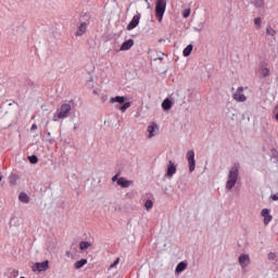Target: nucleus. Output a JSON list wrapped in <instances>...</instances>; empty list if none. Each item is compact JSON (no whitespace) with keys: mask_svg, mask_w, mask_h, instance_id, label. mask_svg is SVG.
I'll return each mask as SVG.
<instances>
[{"mask_svg":"<svg viewBox=\"0 0 278 278\" xmlns=\"http://www.w3.org/2000/svg\"><path fill=\"white\" fill-rule=\"evenodd\" d=\"M270 199H273V201H278V193L273 194Z\"/></svg>","mask_w":278,"mask_h":278,"instance_id":"34","label":"nucleus"},{"mask_svg":"<svg viewBox=\"0 0 278 278\" xmlns=\"http://www.w3.org/2000/svg\"><path fill=\"white\" fill-rule=\"evenodd\" d=\"M184 18H188L190 16V9H186L182 13Z\"/></svg>","mask_w":278,"mask_h":278,"instance_id":"32","label":"nucleus"},{"mask_svg":"<svg viewBox=\"0 0 278 278\" xmlns=\"http://www.w3.org/2000/svg\"><path fill=\"white\" fill-rule=\"evenodd\" d=\"M16 181H18V175L12 174L10 176V184H11V186H16Z\"/></svg>","mask_w":278,"mask_h":278,"instance_id":"25","label":"nucleus"},{"mask_svg":"<svg viewBox=\"0 0 278 278\" xmlns=\"http://www.w3.org/2000/svg\"><path fill=\"white\" fill-rule=\"evenodd\" d=\"M261 215L263 216L264 220V225H269L270 220H273V215H270V211L268 208H263L261 212Z\"/></svg>","mask_w":278,"mask_h":278,"instance_id":"10","label":"nucleus"},{"mask_svg":"<svg viewBox=\"0 0 278 278\" xmlns=\"http://www.w3.org/2000/svg\"><path fill=\"white\" fill-rule=\"evenodd\" d=\"M21 203H29V195L25 192H21L18 195Z\"/></svg>","mask_w":278,"mask_h":278,"instance_id":"21","label":"nucleus"},{"mask_svg":"<svg viewBox=\"0 0 278 278\" xmlns=\"http://www.w3.org/2000/svg\"><path fill=\"white\" fill-rule=\"evenodd\" d=\"M140 16H141L140 13H138L137 15H134L131 21L127 25L128 31H131V29H136V27H138L139 23H140Z\"/></svg>","mask_w":278,"mask_h":278,"instance_id":"8","label":"nucleus"},{"mask_svg":"<svg viewBox=\"0 0 278 278\" xmlns=\"http://www.w3.org/2000/svg\"><path fill=\"white\" fill-rule=\"evenodd\" d=\"M238 177H240V163H235L228 172L226 190H233V187L238 184Z\"/></svg>","mask_w":278,"mask_h":278,"instance_id":"1","label":"nucleus"},{"mask_svg":"<svg viewBox=\"0 0 278 278\" xmlns=\"http://www.w3.org/2000/svg\"><path fill=\"white\" fill-rule=\"evenodd\" d=\"M110 103H119L123 104L125 103V97L123 96H116L115 98L110 99Z\"/></svg>","mask_w":278,"mask_h":278,"instance_id":"18","label":"nucleus"},{"mask_svg":"<svg viewBox=\"0 0 278 278\" xmlns=\"http://www.w3.org/2000/svg\"><path fill=\"white\" fill-rule=\"evenodd\" d=\"M164 12H166V0H156L155 16L159 23H162V18H164Z\"/></svg>","mask_w":278,"mask_h":278,"instance_id":"3","label":"nucleus"},{"mask_svg":"<svg viewBox=\"0 0 278 278\" xmlns=\"http://www.w3.org/2000/svg\"><path fill=\"white\" fill-rule=\"evenodd\" d=\"M266 33L268 36H275V34H277V31L271 26L266 28Z\"/></svg>","mask_w":278,"mask_h":278,"instance_id":"27","label":"nucleus"},{"mask_svg":"<svg viewBox=\"0 0 278 278\" xmlns=\"http://www.w3.org/2000/svg\"><path fill=\"white\" fill-rule=\"evenodd\" d=\"M251 3L254 8H264V0H252Z\"/></svg>","mask_w":278,"mask_h":278,"instance_id":"23","label":"nucleus"},{"mask_svg":"<svg viewBox=\"0 0 278 278\" xmlns=\"http://www.w3.org/2000/svg\"><path fill=\"white\" fill-rule=\"evenodd\" d=\"M276 121H278V113L275 115Z\"/></svg>","mask_w":278,"mask_h":278,"instance_id":"40","label":"nucleus"},{"mask_svg":"<svg viewBox=\"0 0 278 278\" xmlns=\"http://www.w3.org/2000/svg\"><path fill=\"white\" fill-rule=\"evenodd\" d=\"M119 262H121V258L117 257V258L114 261V263H112V264L110 265V268H116V266H118Z\"/></svg>","mask_w":278,"mask_h":278,"instance_id":"30","label":"nucleus"},{"mask_svg":"<svg viewBox=\"0 0 278 278\" xmlns=\"http://www.w3.org/2000/svg\"><path fill=\"white\" fill-rule=\"evenodd\" d=\"M48 136H51V132H48Z\"/></svg>","mask_w":278,"mask_h":278,"instance_id":"43","label":"nucleus"},{"mask_svg":"<svg viewBox=\"0 0 278 278\" xmlns=\"http://www.w3.org/2000/svg\"><path fill=\"white\" fill-rule=\"evenodd\" d=\"M118 174H116L115 176H113L112 181H118Z\"/></svg>","mask_w":278,"mask_h":278,"instance_id":"37","label":"nucleus"},{"mask_svg":"<svg viewBox=\"0 0 278 278\" xmlns=\"http://www.w3.org/2000/svg\"><path fill=\"white\" fill-rule=\"evenodd\" d=\"M23 31H25V27H23V25H18V24L11 25V36H21Z\"/></svg>","mask_w":278,"mask_h":278,"instance_id":"9","label":"nucleus"},{"mask_svg":"<svg viewBox=\"0 0 278 278\" xmlns=\"http://www.w3.org/2000/svg\"><path fill=\"white\" fill-rule=\"evenodd\" d=\"M86 264H88V260L83 258V260H80V261H77V262L74 264V268H76V270H79V268H84V266H86Z\"/></svg>","mask_w":278,"mask_h":278,"instance_id":"16","label":"nucleus"},{"mask_svg":"<svg viewBox=\"0 0 278 278\" xmlns=\"http://www.w3.org/2000/svg\"><path fill=\"white\" fill-rule=\"evenodd\" d=\"M254 25L262 27V17L254 18Z\"/></svg>","mask_w":278,"mask_h":278,"instance_id":"31","label":"nucleus"},{"mask_svg":"<svg viewBox=\"0 0 278 278\" xmlns=\"http://www.w3.org/2000/svg\"><path fill=\"white\" fill-rule=\"evenodd\" d=\"M2 179H3V175H1V173H0V181H2Z\"/></svg>","mask_w":278,"mask_h":278,"instance_id":"39","label":"nucleus"},{"mask_svg":"<svg viewBox=\"0 0 278 278\" xmlns=\"http://www.w3.org/2000/svg\"><path fill=\"white\" fill-rule=\"evenodd\" d=\"M33 273H46V270H49V261H45L42 263H35L31 266Z\"/></svg>","mask_w":278,"mask_h":278,"instance_id":"5","label":"nucleus"},{"mask_svg":"<svg viewBox=\"0 0 278 278\" xmlns=\"http://www.w3.org/2000/svg\"><path fill=\"white\" fill-rule=\"evenodd\" d=\"M163 110H170L173 108V102L169 99H165L162 103Z\"/></svg>","mask_w":278,"mask_h":278,"instance_id":"22","label":"nucleus"},{"mask_svg":"<svg viewBox=\"0 0 278 278\" xmlns=\"http://www.w3.org/2000/svg\"><path fill=\"white\" fill-rule=\"evenodd\" d=\"M89 247H91V243L88 242V241H81V242L79 243V249H80V251H85V249H89Z\"/></svg>","mask_w":278,"mask_h":278,"instance_id":"24","label":"nucleus"},{"mask_svg":"<svg viewBox=\"0 0 278 278\" xmlns=\"http://www.w3.org/2000/svg\"><path fill=\"white\" fill-rule=\"evenodd\" d=\"M175 173H177V166H175L173 161H169L167 166V177H173Z\"/></svg>","mask_w":278,"mask_h":278,"instance_id":"12","label":"nucleus"},{"mask_svg":"<svg viewBox=\"0 0 278 278\" xmlns=\"http://www.w3.org/2000/svg\"><path fill=\"white\" fill-rule=\"evenodd\" d=\"M188 268V263L186 262H180L177 266H176V273L179 275V273H184V270Z\"/></svg>","mask_w":278,"mask_h":278,"instance_id":"17","label":"nucleus"},{"mask_svg":"<svg viewBox=\"0 0 278 278\" xmlns=\"http://www.w3.org/2000/svg\"><path fill=\"white\" fill-rule=\"evenodd\" d=\"M239 264L242 268H247L249 264H251V257H249V254H242L239 256Z\"/></svg>","mask_w":278,"mask_h":278,"instance_id":"11","label":"nucleus"},{"mask_svg":"<svg viewBox=\"0 0 278 278\" xmlns=\"http://www.w3.org/2000/svg\"><path fill=\"white\" fill-rule=\"evenodd\" d=\"M72 106L70 103H63L56 113L53 115L54 123L58 121H64V118H68V114H71Z\"/></svg>","mask_w":278,"mask_h":278,"instance_id":"2","label":"nucleus"},{"mask_svg":"<svg viewBox=\"0 0 278 278\" xmlns=\"http://www.w3.org/2000/svg\"><path fill=\"white\" fill-rule=\"evenodd\" d=\"M157 60H160V62H162V60H164V58L160 56L157 59H154V62L157 61Z\"/></svg>","mask_w":278,"mask_h":278,"instance_id":"38","label":"nucleus"},{"mask_svg":"<svg viewBox=\"0 0 278 278\" xmlns=\"http://www.w3.org/2000/svg\"><path fill=\"white\" fill-rule=\"evenodd\" d=\"M88 30V24L86 22H83L76 31V36H84L86 31Z\"/></svg>","mask_w":278,"mask_h":278,"instance_id":"14","label":"nucleus"},{"mask_svg":"<svg viewBox=\"0 0 278 278\" xmlns=\"http://www.w3.org/2000/svg\"><path fill=\"white\" fill-rule=\"evenodd\" d=\"M263 73H264V77H268V73H269V72H268V68H264V70H263Z\"/></svg>","mask_w":278,"mask_h":278,"instance_id":"35","label":"nucleus"},{"mask_svg":"<svg viewBox=\"0 0 278 278\" xmlns=\"http://www.w3.org/2000/svg\"><path fill=\"white\" fill-rule=\"evenodd\" d=\"M275 257H277V254H275L274 252H270L268 254V260H275Z\"/></svg>","mask_w":278,"mask_h":278,"instance_id":"33","label":"nucleus"},{"mask_svg":"<svg viewBox=\"0 0 278 278\" xmlns=\"http://www.w3.org/2000/svg\"><path fill=\"white\" fill-rule=\"evenodd\" d=\"M242 92H244V87H239L236 93H233L232 99L238 103H244V101H247V96H244Z\"/></svg>","mask_w":278,"mask_h":278,"instance_id":"6","label":"nucleus"},{"mask_svg":"<svg viewBox=\"0 0 278 278\" xmlns=\"http://www.w3.org/2000/svg\"><path fill=\"white\" fill-rule=\"evenodd\" d=\"M148 138H154V136H157L160 134V126L155 122H151L148 126Z\"/></svg>","mask_w":278,"mask_h":278,"instance_id":"7","label":"nucleus"},{"mask_svg":"<svg viewBox=\"0 0 278 278\" xmlns=\"http://www.w3.org/2000/svg\"><path fill=\"white\" fill-rule=\"evenodd\" d=\"M93 94H97V90H93Z\"/></svg>","mask_w":278,"mask_h":278,"instance_id":"41","label":"nucleus"},{"mask_svg":"<svg viewBox=\"0 0 278 278\" xmlns=\"http://www.w3.org/2000/svg\"><path fill=\"white\" fill-rule=\"evenodd\" d=\"M134 184V180H127L125 177H121L117 180V186H122V188H129Z\"/></svg>","mask_w":278,"mask_h":278,"instance_id":"13","label":"nucleus"},{"mask_svg":"<svg viewBox=\"0 0 278 278\" xmlns=\"http://www.w3.org/2000/svg\"><path fill=\"white\" fill-rule=\"evenodd\" d=\"M129 108H131V102H125L121 108V112H126L127 110H129Z\"/></svg>","mask_w":278,"mask_h":278,"instance_id":"26","label":"nucleus"},{"mask_svg":"<svg viewBox=\"0 0 278 278\" xmlns=\"http://www.w3.org/2000/svg\"><path fill=\"white\" fill-rule=\"evenodd\" d=\"M10 227H18L21 225L20 217H12L9 223Z\"/></svg>","mask_w":278,"mask_h":278,"instance_id":"20","label":"nucleus"},{"mask_svg":"<svg viewBox=\"0 0 278 278\" xmlns=\"http://www.w3.org/2000/svg\"><path fill=\"white\" fill-rule=\"evenodd\" d=\"M134 47V39L126 40L119 48L121 51H129Z\"/></svg>","mask_w":278,"mask_h":278,"instance_id":"15","label":"nucleus"},{"mask_svg":"<svg viewBox=\"0 0 278 278\" xmlns=\"http://www.w3.org/2000/svg\"><path fill=\"white\" fill-rule=\"evenodd\" d=\"M187 160L189 164V173H194L197 168V161L194 160V150H189L187 152Z\"/></svg>","mask_w":278,"mask_h":278,"instance_id":"4","label":"nucleus"},{"mask_svg":"<svg viewBox=\"0 0 278 278\" xmlns=\"http://www.w3.org/2000/svg\"><path fill=\"white\" fill-rule=\"evenodd\" d=\"M192 49H194V46L188 45V46L184 49L182 55H184L185 58H188V56L190 55V53H192Z\"/></svg>","mask_w":278,"mask_h":278,"instance_id":"19","label":"nucleus"},{"mask_svg":"<svg viewBox=\"0 0 278 278\" xmlns=\"http://www.w3.org/2000/svg\"><path fill=\"white\" fill-rule=\"evenodd\" d=\"M146 210H153V201L147 200L144 204Z\"/></svg>","mask_w":278,"mask_h":278,"instance_id":"28","label":"nucleus"},{"mask_svg":"<svg viewBox=\"0 0 278 278\" xmlns=\"http://www.w3.org/2000/svg\"><path fill=\"white\" fill-rule=\"evenodd\" d=\"M66 255H71V252H66Z\"/></svg>","mask_w":278,"mask_h":278,"instance_id":"42","label":"nucleus"},{"mask_svg":"<svg viewBox=\"0 0 278 278\" xmlns=\"http://www.w3.org/2000/svg\"><path fill=\"white\" fill-rule=\"evenodd\" d=\"M36 129H38V125L33 124L31 127H30V130L34 131V130H36Z\"/></svg>","mask_w":278,"mask_h":278,"instance_id":"36","label":"nucleus"},{"mask_svg":"<svg viewBox=\"0 0 278 278\" xmlns=\"http://www.w3.org/2000/svg\"><path fill=\"white\" fill-rule=\"evenodd\" d=\"M28 161L30 162V164H38V156L30 155L28 156Z\"/></svg>","mask_w":278,"mask_h":278,"instance_id":"29","label":"nucleus"}]
</instances>
